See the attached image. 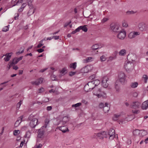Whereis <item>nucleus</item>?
I'll use <instances>...</instances> for the list:
<instances>
[{
  "label": "nucleus",
  "instance_id": "obj_1",
  "mask_svg": "<svg viewBox=\"0 0 148 148\" xmlns=\"http://www.w3.org/2000/svg\"><path fill=\"white\" fill-rule=\"evenodd\" d=\"M93 94L96 95L98 98L102 97L105 98L106 97V93L103 91H102L100 88H95L93 92Z\"/></svg>",
  "mask_w": 148,
  "mask_h": 148
},
{
  "label": "nucleus",
  "instance_id": "obj_2",
  "mask_svg": "<svg viewBox=\"0 0 148 148\" xmlns=\"http://www.w3.org/2000/svg\"><path fill=\"white\" fill-rule=\"evenodd\" d=\"M139 30L141 32L146 31L148 30V25L144 22L139 23L138 25Z\"/></svg>",
  "mask_w": 148,
  "mask_h": 148
},
{
  "label": "nucleus",
  "instance_id": "obj_3",
  "mask_svg": "<svg viewBox=\"0 0 148 148\" xmlns=\"http://www.w3.org/2000/svg\"><path fill=\"white\" fill-rule=\"evenodd\" d=\"M86 26V25L80 26L76 28L75 30L72 31L71 33V34H75L76 32H79L80 30L81 29L85 32H86L88 31V28Z\"/></svg>",
  "mask_w": 148,
  "mask_h": 148
},
{
  "label": "nucleus",
  "instance_id": "obj_4",
  "mask_svg": "<svg viewBox=\"0 0 148 148\" xmlns=\"http://www.w3.org/2000/svg\"><path fill=\"white\" fill-rule=\"evenodd\" d=\"M124 67L127 71H131L134 69V64L132 62H127V63H125Z\"/></svg>",
  "mask_w": 148,
  "mask_h": 148
},
{
  "label": "nucleus",
  "instance_id": "obj_5",
  "mask_svg": "<svg viewBox=\"0 0 148 148\" xmlns=\"http://www.w3.org/2000/svg\"><path fill=\"white\" fill-rule=\"evenodd\" d=\"M126 77V75L124 73L122 72L119 73V78L120 82L122 84H124L126 82V81L125 79Z\"/></svg>",
  "mask_w": 148,
  "mask_h": 148
},
{
  "label": "nucleus",
  "instance_id": "obj_6",
  "mask_svg": "<svg viewBox=\"0 0 148 148\" xmlns=\"http://www.w3.org/2000/svg\"><path fill=\"white\" fill-rule=\"evenodd\" d=\"M44 127V126H43L38 130V138H43L44 137L45 131L43 129Z\"/></svg>",
  "mask_w": 148,
  "mask_h": 148
},
{
  "label": "nucleus",
  "instance_id": "obj_7",
  "mask_svg": "<svg viewBox=\"0 0 148 148\" xmlns=\"http://www.w3.org/2000/svg\"><path fill=\"white\" fill-rule=\"evenodd\" d=\"M96 138L97 139L102 140L104 137L107 138V135L105 132H99L98 133L95 134Z\"/></svg>",
  "mask_w": 148,
  "mask_h": 148
},
{
  "label": "nucleus",
  "instance_id": "obj_8",
  "mask_svg": "<svg viewBox=\"0 0 148 148\" xmlns=\"http://www.w3.org/2000/svg\"><path fill=\"white\" fill-rule=\"evenodd\" d=\"M119 33L117 35V37L120 39H123L126 36V33L125 31L123 29L119 31Z\"/></svg>",
  "mask_w": 148,
  "mask_h": 148
},
{
  "label": "nucleus",
  "instance_id": "obj_9",
  "mask_svg": "<svg viewBox=\"0 0 148 148\" xmlns=\"http://www.w3.org/2000/svg\"><path fill=\"white\" fill-rule=\"evenodd\" d=\"M38 119H33L29 123V125L32 128H34L38 124Z\"/></svg>",
  "mask_w": 148,
  "mask_h": 148
},
{
  "label": "nucleus",
  "instance_id": "obj_10",
  "mask_svg": "<svg viewBox=\"0 0 148 148\" xmlns=\"http://www.w3.org/2000/svg\"><path fill=\"white\" fill-rule=\"evenodd\" d=\"M141 105V103L138 101L133 102L131 105V108L137 109L139 108Z\"/></svg>",
  "mask_w": 148,
  "mask_h": 148
},
{
  "label": "nucleus",
  "instance_id": "obj_11",
  "mask_svg": "<svg viewBox=\"0 0 148 148\" xmlns=\"http://www.w3.org/2000/svg\"><path fill=\"white\" fill-rule=\"evenodd\" d=\"M100 82L99 80L96 79L90 82L89 84L90 86H92V88H95V86L98 85L100 84Z\"/></svg>",
  "mask_w": 148,
  "mask_h": 148
},
{
  "label": "nucleus",
  "instance_id": "obj_12",
  "mask_svg": "<svg viewBox=\"0 0 148 148\" xmlns=\"http://www.w3.org/2000/svg\"><path fill=\"white\" fill-rule=\"evenodd\" d=\"M115 130L113 129H110L108 132V135L110 136L109 137V139H113L115 137Z\"/></svg>",
  "mask_w": 148,
  "mask_h": 148
},
{
  "label": "nucleus",
  "instance_id": "obj_13",
  "mask_svg": "<svg viewBox=\"0 0 148 148\" xmlns=\"http://www.w3.org/2000/svg\"><path fill=\"white\" fill-rule=\"evenodd\" d=\"M110 28L114 32H119V27L118 25H111Z\"/></svg>",
  "mask_w": 148,
  "mask_h": 148
},
{
  "label": "nucleus",
  "instance_id": "obj_14",
  "mask_svg": "<svg viewBox=\"0 0 148 148\" xmlns=\"http://www.w3.org/2000/svg\"><path fill=\"white\" fill-rule=\"evenodd\" d=\"M90 83V82H89L86 85L84 86V89L85 91L86 92H88L91 91L93 89H94L95 88H92V87L91 86H90L89 85V83Z\"/></svg>",
  "mask_w": 148,
  "mask_h": 148
},
{
  "label": "nucleus",
  "instance_id": "obj_15",
  "mask_svg": "<svg viewBox=\"0 0 148 148\" xmlns=\"http://www.w3.org/2000/svg\"><path fill=\"white\" fill-rule=\"evenodd\" d=\"M43 78H40L35 81L32 82L31 83L33 85H38L41 84L43 82Z\"/></svg>",
  "mask_w": 148,
  "mask_h": 148
},
{
  "label": "nucleus",
  "instance_id": "obj_16",
  "mask_svg": "<svg viewBox=\"0 0 148 148\" xmlns=\"http://www.w3.org/2000/svg\"><path fill=\"white\" fill-rule=\"evenodd\" d=\"M12 53H7L5 55L1 57V58H2L4 56H5V57L4 58V60L6 62L10 60V58L11 56V55H10V54H11Z\"/></svg>",
  "mask_w": 148,
  "mask_h": 148
},
{
  "label": "nucleus",
  "instance_id": "obj_17",
  "mask_svg": "<svg viewBox=\"0 0 148 148\" xmlns=\"http://www.w3.org/2000/svg\"><path fill=\"white\" fill-rule=\"evenodd\" d=\"M23 118V116L22 115L18 118L17 120L15 123L14 126L15 127H17L18 126L19 124L21 123Z\"/></svg>",
  "mask_w": 148,
  "mask_h": 148
},
{
  "label": "nucleus",
  "instance_id": "obj_18",
  "mask_svg": "<svg viewBox=\"0 0 148 148\" xmlns=\"http://www.w3.org/2000/svg\"><path fill=\"white\" fill-rule=\"evenodd\" d=\"M110 109V105L107 103H105L103 110L104 112L105 113L108 112Z\"/></svg>",
  "mask_w": 148,
  "mask_h": 148
},
{
  "label": "nucleus",
  "instance_id": "obj_19",
  "mask_svg": "<svg viewBox=\"0 0 148 148\" xmlns=\"http://www.w3.org/2000/svg\"><path fill=\"white\" fill-rule=\"evenodd\" d=\"M141 107L143 110H146L148 108V100H147L143 103Z\"/></svg>",
  "mask_w": 148,
  "mask_h": 148
},
{
  "label": "nucleus",
  "instance_id": "obj_20",
  "mask_svg": "<svg viewBox=\"0 0 148 148\" xmlns=\"http://www.w3.org/2000/svg\"><path fill=\"white\" fill-rule=\"evenodd\" d=\"M59 127V130L63 133H65L67 131H69L68 128L66 126L60 127Z\"/></svg>",
  "mask_w": 148,
  "mask_h": 148
},
{
  "label": "nucleus",
  "instance_id": "obj_21",
  "mask_svg": "<svg viewBox=\"0 0 148 148\" xmlns=\"http://www.w3.org/2000/svg\"><path fill=\"white\" fill-rule=\"evenodd\" d=\"M115 88L116 92H119L120 91L119 84L118 81H116L115 84Z\"/></svg>",
  "mask_w": 148,
  "mask_h": 148
},
{
  "label": "nucleus",
  "instance_id": "obj_22",
  "mask_svg": "<svg viewBox=\"0 0 148 148\" xmlns=\"http://www.w3.org/2000/svg\"><path fill=\"white\" fill-rule=\"evenodd\" d=\"M139 136H143L146 135L147 134V132L145 130H139Z\"/></svg>",
  "mask_w": 148,
  "mask_h": 148
},
{
  "label": "nucleus",
  "instance_id": "obj_23",
  "mask_svg": "<svg viewBox=\"0 0 148 148\" xmlns=\"http://www.w3.org/2000/svg\"><path fill=\"white\" fill-rule=\"evenodd\" d=\"M126 51L125 49L121 50L119 52V54L121 56H124L126 54Z\"/></svg>",
  "mask_w": 148,
  "mask_h": 148
},
{
  "label": "nucleus",
  "instance_id": "obj_24",
  "mask_svg": "<svg viewBox=\"0 0 148 148\" xmlns=\"http://www.w3.org/2000/svg\"><path fill=\"white\" fill-rule=\"evenodd\" d=\"M140 34V33L138 32H134L132 33H131L129 35L130 36L131 35H133L132 37L134 38L136 36L139 35Z\"/></svg>",
  "mask_w": 148,
  "mask_h": 148
},
{
  "label": "nucleus",
  "instance_id": "obj_25",
  "mask_svg": "<svg viewBox=\"0 0 148 148\" xmlns=\"http://www.w3.org/2000/svg\"><path fill=\"white\" fill-rule=\"evenodd\" d=\"M77 66V63L75 62L70 64L69 67L71 68L75 69Z\"/></svg>",
  "mask_w": 148,
  "mask_h": 148
},
{
  "label": "nucleus",
  "instance_id": "obj_26",
  "mask_svg": "<svg viewBox=\"0 0 148 148\" xmlns=\"http://www.w3.org/2000/svg\"><path fill=\"white\" fill-rule=\"evenodd\" d=\"M138 85V84L137 82H132L130 84V86L133 88L136 87Z\"/></svg>",
  "mask_w": 148,
  "mask_h": 148
},
{
  "label": "nucleus",
  "instance_id": "obj_27",
  "mask_svg": "<svg viewBox=\"0 0 148 148\" xmlns=\"http://www.w3.org/2000/svg\"><path fill=\"white\" fill-rule=\"evenodd\" d=\"M101 47H100L99 46L98 44H95L93 45L92 47V49L93 50H97L99 48H101Z\"/></svg>",
  "mask_w": 148,
  "mask_h": 148
},
{
  "label": "nucleus",
  "instance_id": "obj_28",
  "mask_svg": "<svg viewBox=\"0 0 148 148\" xmlns=\"http://www.w3.org/2000/svg\"><path fill=\"white\" fill-rule=\"evenodd\" d=\"M61 73L62 75H63L66 73L67 72V70L66 68H64L62 69V70L60 72Z\"/></svg>",
  "mask_w": 148,
  "mask_h": 148
},
{
  "label": "nucleus",
  "instance_id": "obj_29",
  "mask_svg": "<svg viewBox=\"0 0 148 148\" xmlns=\"http://www.w3.org/2000/svg\"><path fill=\"white\" fill-rule=\"evenodd\" d=\"M133 135L135 136L138 135L139 136V130H136L133 131Z\"/></svg>",
  "mask_w": 148,
  "mask_h": 148
},
{
  "label": "nucleus",
  "instance_id": "obj_30",
  "mask_svg": "<svg viewBox=\"0 0 148 148\" xmlns=\"http://www.w3.org/2000/svg\"><path fill=\"white\" fill-rule=\"evenodd\" d=\"M108 80V78L107 76H104L103 77L101 81V82L103 83L106 82H107Z\"/></svg>",
  "mask_w": 148,
  "mask_h": 148
},
{
  "label": "nucleus",
  "instance_id": "obj_31",
  "mask_svg": "<svg viewBox=\"0 0 148 148\" xmlns=\"http://www.w3.org/2000/svg\"><path fill=\"white\" fill-rule=\"evenodd\" d=\"M81 105V103H78L72 105V107L77 108L79 107Z\"/></svg>",
  "mask_w": 148,
  "mask_h": 148
},
{
  "label": "nucleus",
  "instance_id": "obj_32",
  "mask_svg": "<svg viewBox=\"0 0 148 148\" xmlns=\"http://www.w3.org/2000/svg\"><path fill=\"white\" fill-rule=\"evenodd\" d=\"M49 122V119H46L45 120V126L46 128Z\"/></svg>",
  "mask_w": 148,
  "mask_h": 148
},
{
  "label": "nucleus",
  "instance_id": "obj_33",
  "mask_svg": "<svg viewBox=\"0 0 148 148\" xmlns=\"http://www.w3.org/2000/svg\"><path fill=\"white\" fill-rule=\"evenodd\" d=\"M143 78L144 79L145 82L146 83L148 79L147 76L146 75H143Z\"/></svg>",
  "mask_w": 148,
  "mask_h": 148
},
{
  "label": "nucleus",
  "instance_id": "obj_34",
  "mask_svg": "<svg viewBox=\"0 0 148 148\" xmlns=\"http://www.w3.org/2000/svg\"><path fill=\"white\" fill-rule=\"evenodd\" d=\"M106 82L102 83V86L105 88H107L108 86V84Z\"/></svg>",
  "mask_w": 148,
  "mask_h": 148
},
{
  "label": "nucleus",
  "instance_id": "obj_35",
  "mask_svg": "<svg viewBox=\"0 0 148 148\" xmlns=\"http://www.w3.org/2000/svg\"><path fill=\"white\" fill-rule=\"evenodd\" d=\"M131 95L133 97H136L138 95V93L136 92H132Z\"/></svg>",
  "mask_w": 148,
  "mask_h": 148
},
{
  "label": "nucleus",
  "instance_id": "obj_36",
  "mask_svg": "<svg viewBox=\"0 0 148 148\" xmlns=\"http://www.w3.org/2000/svg\"><path fill=\"white\" fill-rule=\"evenodd\" d=\"M34 10L30 9V10L28 12L27 14L29 15H30L33 14L34 13Z\"/></svg>",
  "mask_w": 148,
  "mask_h": 148
},
{
  "label": "nucleus",
  "instance_id": "obj_37",
  "mask_svg": "<svg viewBox=\"0 0 148 148\" xmlns=\"http://www.w3.org/2000/svg\"><path fill=\"white\" fill-rule=\"evenodd\" d=\"M9 26V25L5 26L2 29V31L5 32H6L8 31L9 30V27H8Z\"/></svg>",
  "mask_w": 148,
  "mask_h": 148
},
{
  "label": "nucleus",
  "instance_id": "obj_38",
  "mask_svg": "<svg viewBox=\"0 0 148 148\" xmlns=\"http://www.w3.org/2000/svg\"><path fill=\"white\" fill-rule=\"evenodd\" d=\"M34 116L32 114H31L28 117V119L30 121H32L33 119H36L34 118Z\"/></svg>",
  "mask_w": 148,
  "mask_h": 148
},
{
  "label": "nucleus",
  "instance_id": "obj_39",
  "mask_svg": "<svg viewBox=\"0 0 148 148\" xmlns=\"http://www.w3.org/2000/svg\"><path fill=\"white\" fill-rule=\"evenodd\" d=\"M116 58V56H110L109 57L108 61H112L113 60L115 59Z\"/></svg>",
  "mask_w": 148,
  "mask_h": 148
},
{
  "label": "nucleus",
  "instance_id": "obj_40",
  "mask_svg": "<svg viewBox=\"0 0 148 148\" xmlns=\"http://www.w3.org/2000/svg\"><path fill=\"white\" fill-rule=\"evenodd\" d=\"M20 132V131L18 130H16L13 131V134L14 135H16L18 134Z\"/></svg>",
  "mask_w": 148,
  "mask_h": 148
},
{
  "label": "nucleus",
  "instance_id": "obj_41",
  "mask_svg": "<svg viewBox=\"0 0 148 148\" xmlns=\"http://www.w3.org/2000/svg\"><path fill=\"white\" fill-rule=\"evenodd\" d=\"M17 61L16 59L14 58L12 62H11V63L13 65H15V64H16L18 62H16Z\"/></svg>",
  "mask_w": 148,
  "mask_h": 148
},
{
  "label": "nucleus",
  "instance_id": "obj_42",
  "mask_svg": "<svg viewBox=\"0 0 148 148\" xmlns=\"http://www.w3.org/2000/svg\"><path fill=\"white\" fill-rule=\"evenodd\" d=\"M122 25L123 27H127L128 26L127 22L125 21H123L122 22Z\"/></svg>",
  "mask_w": 148,
  "mask_h": 148
},
{
  "label": "nucleus",
  "instance_id": "obj_43",
  "mask_svg": "<svg viewBox=\"0 0 148 148\" xmlns=\"http://www.w3.org/2000/svg\"><path fill=\"white\" fill-rule=\"evenodd\" d=\"M106 57L104 56H102L100 57V60L101 61H104L106 60Z\"/></svg>",
  "mask_w": 148,
  "mask_h": 148
},
{
  "label": "nucleus",
  "instance_id": "obj_44",
  "mask_svg": "<svg viewBox=\"0 0 148 148\" xmlns=\"http://www.w3.org/2000/svg\"><path fill=\"white\" fill-rule=\"evenodd\" d=\"M42 146V145L41 144H39L38 145H36L34 147V148H41Z\"/></svg>",
  "mask_w": 148,
  "mask_h": 148
},
{
  "label": "nucleus",
  "instance_id": "obj_45",
  "mask_svg": "<svg viewBox=\"0 0 148 148\" xmlns=\"http://www.w3.org/2000/svg\"><path fill=\"white\" fill-rule=\"evenodd\" d=\"M49 92L50 93H52V92L53 93L56 92L57 94H58V91H57V90H54L53 89H51L49 90Z\"/></svg>",
  "mask_w": 148,
  "mask_h": 148
},
{
  "label": "nucleus",
  "instance_id": "obj_46",
  "mask_svg": "<svg viewBox=\"0 0 148 148\" xmlns=\"http://www.w3.org/2000/svg\"><path fill=\"white\" fill-rule=\"evenodd\" d=\"M28 5L29 8L31 10H34L33 9V5L31 3H29V2H28Z\"/></svg>",
  "mask_w": 148,
  "mask_h": 148
},
{
  "label": "nucleus",
  "instance_id": "obj_47",
  "mask_svg": "<svg viewBox=\"0 0 148 148\" xmlns=\"http://www.w3.org/2000/svg\"><path fill=\"white\" fill-rule=\"evenodd\" d=\"M23 57V56H21L18 58H15L16 59L17 61L16 62H18L20 60H22Z\"/></svg>",
  "mask_w": 148,
  "mask_h": 148
},
{
  "label": "nucleus",
  "instance_id": "obj_48",
  "mask_svg": "<svg viewBox=\"0 0 148 148\" xmlns=\"http://www.w3.org/2000/svg\"><path fill=\"white\" fill-rule=\"evenodd\" d=\"M13 66L12 64L11 63V62H9L7 67V68H8V70H9L10 69V67L12 66Z\"/></svg>",
  "mask_w": 148,
  "mask_h": 148
},
{
  "label": "nucleus",
  "instance_id": "obj_49",
  "mask_svg": "<svg viewBox=\"0 0 148 148\" xmlns=\"http://www.w3.org/2000/svg\"><path fill=\"white\" fill-rule=\"evenodd\" d=\"M22 103V101L21 100H20V101L16 105L17 108H18V109L20 107V106Z\"/></svg>",
  "mask_w": 148,
  "mask_h": 148
},
{
  "label": "nucleus",
  "instance_id": "obj_50",
  "mask_svg": "<svg viewBox=\"0 0 148 148\" xmlns=\"http://www.w3.org/2000/svg\"><path fill=\"white\" fill-rule=\"evenodd\" d=\"M95 75H93L90 76L89 77V79L90 80H93L95 77Z\"/></svg>",
  "mask_w": 148,
  "mask_h": 148
},
{
  "label": "nucleus",
  "instance_id": "obj_51",
  "mask_svg": "<svg viewBox=\"0 0 148 148\" xmlns=\"http://www.w3.org/2000/svg\"><path fill=\"white\" fill-rule=\"evenodd\" d=\"M104 106V104L102 103H100L99 105V107L100 108H103Z\"/></svg>",
  "mask_w": 148,
  "mask_h": 148
},
{
  "label": "nucleus",
  "instance_id": "obj_52",
  "mask_svg": "<svg viewBox=\"0 0 148 148\" xmlns=\"http://www.w3.org/2000/svg\"><path fill=\"white\" fill-rule=\"evenodd\" d=\"M76 73V72L71 71L69 73V75L71 76H72L75 75Z\"/></svg>",
  "mask_w": 148,
  "mask_h": 148
},
{
  "label": "nucleus",
  "instance_id": "obj_53",
  "mask_svg": "<svg viewBox=\"0 0 148 148\" xmlns=\"http://www.w3.org/2000/svg\"><path fill=\"white\" fill-rule=\"evenodd\" d=\"M92 58L91 57H88L85 60L86 62H88L90 61Z\"/></svg>",
  "mask_w": 148,
  "mask_h": 148
},
{
  "label": "nucleus",
  "instance_id": "obj_54",
  "mask_svg": "<svg viewBox=\"0 0 148 148\" xmlns=\"http://www.w3.org/2000/svg\"><path fill=\"white\" fill-rule=\"evenodd\" d=\"M24 51V49H23L21 51V52L20 51H18L16 52V55L18 56L21 53H23Z\"/></svg>",
  "mask_w": 148,
  "mask_h": 148
},
{
  "label": "nucleus",
  "instance_id": "obj_55",
  "mask_svg": "<svg viewBox=\"0 0 148 148\" xmlns=\"http://www.w3.org/2000/svg\"><path fill=\"white\" fill-rule=\"evenodd\" d=\"M37 51L39 53H42L44 51V50L42 48L39 49L37 50Z\"/></svg>",
  "mask_w": 148,
  "mask_h": 148
},
{
  "label": "nucleus",
  "instance_id": "obj_56",
  "mask_svg": "<svg viewBox=\"0 0 148 148\" xmlns=\"http://www.w3.org/2000/svg\"><path fill=\"white\" fill-rule=\"evenodd\" d=\"M71 23V21H70L69 22H67L65 23L64 25V27H66L69 25Z\"/></svg>",
  "mask_w": 148,
  "mask_h": 148
},
{
  "label": "nucleus",
  "instance_id": "obj_57",
  "mask_svg": "<svg viewBox=\"0 0 148 148\" xmlns=\"http://www.w3.org/2000/svg\"><path fill=\"white\" fill-rule=\"evenodd\" d=\"M132 112L135 114H137L139 112V110H132Z\"/></svg>",
  "mask_w": 148,
  "mask_h": 148
},
{
  "label": "nucleus",
  "instance_id": "obj_58",
  "mask_svg": "<svg viewBox=\"0 0 148 148\" xmlns=\"http://www.w3.org/2000/svg\"><path fill=\"white\" fill-rule=\"evenodd\" d=\"M59 37L58 36H52L53 39V38L55 40H58L59 39Z\"/></svg>",
  "mask_w": 148,
  "mask_h": 148
},
{
  "label": "nucleus",
  "instance_id": "obj_59",
  "mask_svg": "<svg viewBox=\"0 0 148 148\" xmlns=\"http://www.w3.org/2000/svg\"><path fill=\"white\" fill-rule=\"evenodd\" d=\"M12 66L13 69H14L15 70H17L18 69V67L17 66L13 65Z\"/></svg>",
  "mask_w": 148,
  "mask_h": 148
},
{
  "label": "nucleus",
  "instance_id": "obj_60",
  "mask_svg": "<svg viewBox=\"0 0 148 148\" xmlns=\"http://www.w3.org/2000/svg\"><path fill=\"white\" fill-rule=\"evenodd\" d=\"M49 99L48 98H45V99L43 100V102H47L49 101Z\"/></svg>",
  "mask_w": 148,
  "mask_h": 148
},
{
  "label": "nucleus",
  "instance_id": "obj_61",
  "mask_svg": "<svg viewBox=\"0 0 148 148\" xmlns=\"http://www.w3.org/2000/svg\"><path fill=\"white\" fill-rule=\"evenodd\" d=\"M44 44L43 43H39L37 47L38 48H39L41 47L42 46H43Z\"/></svg>",
  "mask_w": 148,
  "mask_h": 148
},
{
  "label": "nucleus",
  "instance_id": "obj_62",
  "mask_svg": "<svg viewBox=\"0 0 148 148\" xmlns=\"http://www.w3.org/2000/svg\"><path fill=\"white\" fill-rule=\"evenodd\" d=\"M52 107L51 106H47V110L48 111H50L52 109Z\"/></svg>",
  "mask_w": 148,
  "mask_h": 148
},
{
  "label": "nucleus",
  "instance_id": "obj_63",
  "mask_svg": "<svg viewBox=\"0 0 148 148\" xmlns=\"http://www.w3.org/2000/svg\"><path fill=\"white\" fill-rule=\"evenodd\" d=\"M82 103H84L85 104H86L87 103V102L84 99L82 100Z\"/></svg>",
  "mask_w": 148,
  "mask_h": 148
},
{
  "label": "nucleus",
  "instance_id": "obj_64",
  "mask_svg": "<svg viewBox=\"0 0 148 148\" xmlns=\"http://www.w3.org/2000/svg\"><path fill=\"white\" fill-rule=\"evenodd\" d=\"M38 91L39 92H41L44 91V88H40L39 89Z\"/></svg>",
  "mask_w": 148,
  "mask_h": 148
}]
</instances>
